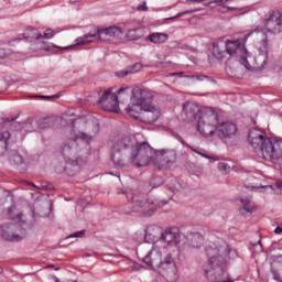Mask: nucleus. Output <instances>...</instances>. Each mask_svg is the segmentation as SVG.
I'll return each instance as SVG.
<instances>
[{
    "instance_id": "f257e3e1",
    "label": "nucleus",
    "mask_w": 282,
    "mask_h": 282,
    "mask_svg": "<svg viewBox=\"0 0 282 282\" xmlns=\"http://www.w3.org/2000/svg\"><path fill=\"white\" fill-rule=\"evenodd\" d=\"M156 150L147 142L135 143L131 137L117 140L110 152V158L115 166L124 167L129 164L134 166H149L155 162Z\"/></svg>"
},
{
    "instance_id": "f03ea898",
    "label": "nucleus",
    "mask_w": 282,
    "mask_h": 282,
    "mask_svg": "<svg viewBox=\"0 0 282 282\" xmlns=\"http://www.w3.org/2000/svg\"><path fill=\"white\" fill-rule=\"evenodd\" d=\"M225 47L226 53L229 54V56H237L241 65H243L248 72L263 69L270 59L268 55V36L262 39L261 46L258 48L259 53L254 58L251 57L241 41H227Z\"/></svg>"
},
{
    "instance_id": "7ed1b4c3",
    "label": "nucleus",
    "mask_w": 282,
    "mask_h": 282,
    "mask_svg": "<svg viewBox=\"0 0 282 282\" xmlns=\"http://www.w3.org/2000/svg\"><path fill=\"white\" fill-rule=\"evenodd\" d=\"M248 142L253 149L256 155L267 162H279L282 158V142L273 141L259 129H251L248 135Z\"/></svg>"
},
{
    "instance_id": "20e7f679",
    "label": "nucleus",
    "mask_w": 282,
    "mask_h": 282,
    "mask_svg": "<svg viewBox=\"0 0 282 282\" xmlns=\"http://www.w3.org/2000/svg\"><path fill=\"white\" fill-rule=\"evenodd\" d=\"M206 254L209 259V269L205 270V276L212 282H235L226 274V256L230 254L228 245L219 248L206 247Z\"/></svg>"
},
{
    "instance_id": "39448f33",
    "label": "nucleus",
    "mask_w": 282,
    "mask_h": 282,
    "mask_svg": "<svg viewBox=\"0 0 282 282\" xmlns=\"http://www.w3.org/2000/svg\"><path fill=\"white\" fill-rule=\"evenodd\" d=\"M143 263L159 272L162 276L169 279L171 274H175V262L173 261V256L166 250V248H161L154 245L152 249L142 258Z\"/></svg>"
},
{
    "instance_id": "423d86ee",
    "label": "nucleus",
    "mask_w": 282,
    "mask_h": 282,
    "mask_svg": "<svg viewBox=\"0 0 282 282\" xmlns=\"http://www.w3.org/2000/svg\"><path fill=\"white\" fill-rule=\"evenodd\" d=\"M15 208V206L9 207L8 214L10 219H17L18 224L3 223L0 225L1 237L2 239H4V241H23V239L28 235L25 228L22 227L23 224H25V216H23V214H17V216H12V210H14Z\"/></svg>"
},
{
    "instance_id": "0eeeda50",
    "label": "nucleus",
    "mask_w": 282,
    "mask_h": 282,
    "mask_svg": "<svg viewBox=\"0 0 282 282\" xmlns=\"http://www.w3.org/2000/svg\"><path fill=\"white\" fill-rule=\"evenodd\" d=\"M218 126L219 115L213 109H206L200 112L196 129L205 138H215Z\"/></svg>"
},
{
    "instance_id": "6e6552de",
    "label": "nucleus",
    "mask_w": 282,
    "mask_h": 282,
    "mask_svg": "<svg viewBox=\"0 0 282 282\" xmlns=\"http://www.w3.org/2000/svg\"><path fill=\"white\" fill-rule=\"evenodd\" d=\"M122 30L118 26H109L106 29H98L95 33H88L84 36L75 40V45H87V43H94L90 39H97V41H109V39H120Z\"/></svg>"
},
{
    "instance_id": "1a4fd4ad",
    "label": "nucleus",
    "mask_w": 282,
    "mask_h": 282,
    "mask_svg": "<svg viewBox=\"0 0 282 282\" xmlns=\"http://www.w3.org/2000/svg\"><path fill=\"white\" fill-rule=\"evenodd\" d=\"M237 131L238 129L235 123L218 121L215 138H219L228 147H235L237 144Z\"/></svg>"
},
{
    "instance_id": "9d476101",
    "label": "nucleus",
    "mask_w": 282,
    "mask_h": 282,
    "mask_svg": "<svg viewBox=\"0 0 282 282\" xmlns=\"http://www.w3.org/2000/svg\"><path fill=\"white\" fill-rule=\"evenodd\" d=\"M61 153L72 166H83L87 162V160L78 156V143H76V140L65 141L61 147Z\"/></svg>"
},
{
    "instance_id": "9b49d317",
    "label": "nucleus",
    "mask_w": 282,
    "mask_h": 282,
    "mask_svg": "<svg viewBox=\"0 0 282 282\" xmlns=\"http://www.w3.org/2000/svg\"><path fill=\"white\" fill-rule=\"evenodd\" d=\"M177 160V152L175 150H159L153 161V169L155 171H169Z\"/></svg>"
},
{
    "instance_id": "f8f14e48",
    "label": "nucleus",
    "mask_w": 282,
    "mask_h": 282,
    "mask_svg": "<svg viewBox=\"0 0 282 282\" xmlns=\"http://www.w3.org/2000/svg\"><path fill=\"white\" fill-rule=\"evenodd\" d=\"M264 28L270 34H281L282 32V12L269 11L264 18Z\"/></svg>"
},
{
    "instance_id": "ddd939ff",
    "label": "nucleus",
    "mask_w": 282,
    "mask_h": 282,
    "mask_svg": "<svg viewBox=\"0 0 282 282\" xmlns=\"http://www.w3.org/2000/svg\"><path fill=\"white\" fill-rule=\"evenodd\" d=\"M98 102L102 107L104 111H110L111 113H118V111H120L118 95L116 93H111V90H105Z\"/></svg>"
},
{
    "instance_id": "4468645a",
    "label": "nucleus",
    "mask_w": 282,
    "mask_h": 282,
    "mask_svg": "<svg viewBox=\"0 0 282 282\" xmlns=\"http://www.w3.org/2000/svg\"><path fill=\"white\" fill-rule=\"evenodd\" d=\"M132 105L140 107V109L152 105L153 93L142 88H134L131 96Z\"/></svg>"
},
{
    "instance_id": "2eb2a0df",
    "label": "nucleus",
    "mask_w": 282,
    "mask_h": 282,
    "mask_svg": "<svg viewBox=\"0 0 282 282\" xmlns=\"http://www.w3.org/2000/svg\"><path fill=\"white\" fill-rule=\"evenodd\" d=\"M165 186L167 191H170L171 195L169 196L167 199L163 200H152L151 204L152 206H156L158 208H162V206H165V204H169V199L175 195V193H180V191H183L184 186L177 178L171 176L165 181Z\"/></svg>"
},
{
    "instance_id": "dca6fc26",
    "label": "nucleus",
    "mask_w": 282,
    "mask_h": 282,
    "mask_svg": "<svg viewBox=\"0 0 282 282\" xmlns=\"http://www.w3.org/2000/svg\"><path fill=\"white\" fill-rule=\"evenodd\" d=\"M199 116H202V110L197 104L193 101H186L183 104L181 118L184 122H195Z\"/></svg>"
},
{
    "instance_id": "f3484780",
    "label": "nucleus",
    "mask_w": 282,
    "mask_h": 282,
    "mask_svg": "<svg viewBox=\"0 0 282 282\" xmlns=\"http://www.w3.org/2000/svg\"><path fill=\"white\" fill-rule=\"evenodd\" d=\"M140 109V122H144L145 124H153V122H158L160 119V109L155 108V106H152V104Z\"/></svg>"
},
{
    "instance_id": "a211bd4d",
    "label": "nucleus",
    "mask_w": 282,
    "mask_h": 282,
    "mask_svg": "<svg viewBox=\"0 0 282 282\" xmlns=\"http://www.w3.org/2000/svg\"><path fill=\"white\" fill-rule=\"evenodd\" d=\"M184 239V235L180 234L177 229L167 228L161 234V241L163 243H174V246H180Z\"/></svg>"
},
{
    "instance_id": "6ab92c4d",
    "label": "nucleus",
    "mask_w": 282,
    "mask_h": 282,
    "mask_svg": "<svg viewBox=\"0 0 282 282\" xmlns=\"http://www.w3.org/2000/svg\"><path fill=\"white\" fill-rule=\"evenodd\" d=\"M162 239V228L158 226H149L145 229V236H144V241L145 243H158V241H161Z\"/></svg>"
},
{
    "instance_id": "aec40b11",
    "label": "nucleus",
    "mask_w": 282,
    "mask_h": 282,
    "mask_svg": "<svg viewBox=\"0 0 282 282\" xmlns=\"http://www.w3.org/2000/svg\"><path fill=\"white\" fill-rule=\"evenodd\" d=\"M128 202H132V209L138 210V208H144L149 206V199L144 195H135L132 192L126 193Z\"/></svg>"
},
{
    "instance_id": "412c9836",
    "label": "nucleus",
    "mask_w": 282,
    "mask_h": 282,
    "mask_svg": "<svg viewBox=\"0 0 282 282\" xmlns=\"http://www.w3.org/2000/svg\"><path fill=\"white\" fill-rule=\"evenodd\" d=\"M242 207L239 208L240 215H245V217H249L254 213V203L250 200V198H241L240 199Z\"/></svg>"
},
{
    "instance_id": "4be33fe9",
    "label": "nucleus",
    "mask_w": 282,
    "mask_h": 282,
    "mask_svg": "<svg viewBox=\"0 0 282 282\" xmlns=\"http://www.w3.org/2000/svg\"><path fill=\"white\" fill-rule=\"evenodd\" d=\"M145 41H150L154 45H162V43H166L169 41V34L166 33H151Z\"/></svg>"
},
{
    "instance_id": "5701e85b",
    "label": "nucleus",
    "mask_w": 282,
    "mask_h": 282,
    "mask_svg": "<svg viewBox=\"0 0 282 282\" xmlns=\"http://www.w3.org/2000/svg\"><path fill=\"white\" fill-rule=\"evenodd\" d=\"M11 138L10 131L0 133V156L8 153V142Z\"/></svg>"
},
{
    "instance_id": "b1692460",
    "label": "nucleus",
    "mask_w": 282,
    "mask_h": 282,
    "mask_svg": "<svg viewBox=\"0 0 282 282\" xmlns=\"http://www.w3.org/2000/svg\"><path fill=\"white\" fill-rule=\"evenodd\" d=\"M144 36V29L141 28H135V29H130L127 32V39L129 41H138Z\"/></svg>"
},
{
    "instance_id": "393cba45",
    "label": "nucleus",
    "mask_w": 282,
    "mask_h": 282,
    "mask_svg": "<svg viewBox=\"0 0 282 282\" xmlns=\"http://www.w3.org/2000/svg\"><path fill=\"white\" fill-rule=\"evenodd\" d=\"M54 124H55L54 119L51 117L36 120L37 131H41V129H52Z\"/></svg>"
},
{
    "instance_id": "a878e982",
    "label": "nucleus",
    "mask_w": 282,
    "mask_h": 282,
    "mask_svg": "<svg viewBox=\"0 0 282 282\" xmlns=\"http://www.w3.org/2000/svg\"><path fill=\"white\" fill-rule=\"evenodd\" d=\"M126 111L131 118H134V120H140V116H142V109H140V106H135V104L128 106Z\"/></svg>"
},
{
    "instance_id": "bb28decb",
    "label": "nucleus",
    "mask_w": 282,
    "mask_h": 282,
    "mask_svg": "<svg viewBox=\"0 0 282 282\" xmlns=\"http://www.w3.org/2000/svg\"><path fill=\"white\" fill-rule=\"evenodd\" d=\"M24 37L26 41H39L40 39H43V35L36 31L34 28L28 29L26 33L24 34Z\"/></svg>"
},
{
    "instance_id": "cd10ccee",
    "label": "nucleus",
    "mask_w": 282,
    "mask_h": 282,
    "mask_svg": "<svg viewBox=\"0 0 282 282\" xmlns=\"http://www.w3.org/2000/svg\"><path fill=\"white\" fill-rule=\"evenodd\" d=\"M17 120V117H12V118H2L0 119V124H6V122H11V127H13V129H15L17 131H23V123L21 122H17L14 121Z\"/></svg>"
},
{
    "instance_id": "c85d7f7f",
    "label": "nucleus",
    "mask_w": 282,
    "mask_h": 282,
    "mask_svg": "<svg viewBox=\"0 0 282 282\" xmlns=\"http://www.w3.org/2000/svg\"><path fill=\"white\" fill-rule=\"evenodd\" d=\"M22 130L26 131V133H32V131H37L36 119H28L26 122H23Z\"/></svg>"
},
{
    "instance_id": "c756f323",
    "label": "nucleus",
    "mask_w": 282,
    "mask_h": 282,
    "mask_svg": "<svg viewBox=\"0 0 282 282\" xmlns=\"http://www.w3.org/2000/svg\"><path fill=\"white\" fill-rule=\"evenodd\" d=\"M189 241L193 248H199L204 243V236L197 232L193 234Z\"/></svg>"
},
{
    "instance_id": "7c9ffc66",
    "label": "nucleus",
    "mask_w": 282,
    "mask_h": 282,
    "mask_svg": "<svg viewBox=\"0 0 282 282\" xmlns=\"http://www.w3.org/2000/svg\"><path fill=\"white\" fill-rule=\"evenodd\" d=\"M226 52L224 50H221V46L219 45V43L215 42L213 44V56H215V58H217L218 61H221V58H224Z\"/></svg>"
},
{
    "instance_id": "2f4dec72",
    "label": "nucleus",
    "mask_w": 282,
    "mask_h": 282,
    "mask_svg": "<svg viewBox=\"0 0 282 282\" xmlns=\"http://www.w3.org/2000/svg\"><path fill=\"white\" fill-rule=\"evenodd\" d=\"M10 162H13V164L20 165L23 164V156L19 154V152L13 151L10 155Z\"/></svg>"
},
{
    "instance_id": "473e14b6",
    "label": "nucleus",
    "mask_w": 282,
    "mask_h": 282,
    "mask_svg": "<svg viewBox=\"0 0 282 282\" xmlns=\"http://www.w3.org/2000/svg\"><path fill=\"white\" fill-rule=\"evenodd\" d=\"M191 149V151H193V153H197V155H200V158H206V160H210V162H215L217 159H215V158H213V156H210V155H208L207 153H206V151H200V150H197V149H195V148H193V147H191L189 148Z\"/></svg>"
},
{
    "instance_id": "72a5a7b5",
    "label": "nucleus",
    "mask_w": 282,
    "mask_h": 282,
    "mask_svg": "<svg viewBox=\"0 0 282 282\" xmlns=\"http://www.w3.org/2000/svg\"><path fill=\"white\" fill-rule=\"evenodd\" d=\"M162 184H164V180L161 176H153L150 181V186H152V188H158L162 186Z\"/></svg>"
},
{
    "instance_id": "f704fd0d",
    "label": "nucleus",
    "mask_w": 282,
    "mask_h": 282,
    "mask_svg": "<svg viewBox=\"0 0 282 282\" xmlns=\"http://www.w3.org/2000/svg\"><path fill=\"white\" fill-rule=\"evenodd\" d=\"M218 171H220L225 175H228V172L231 171V166L230 164H228V162L223 161L218 164Z\"/></svg>"
},
{
    "instance_id": "c9c22d12",
    "label": "nucleus",
    "mask_w": 282,
    "mask_h": 282,
    "mask_svg": "<svg viewBox=\"0 0 282 282\" xmlns=\"http://www.w3.org/2000/svg\"><path fill=\"white\" fill-rule=\"evenodd\" d=\"M13 54L14 51H12V48L0 47V61L3 58H9V56H12Z\"/></svg>"
},
{
    "instance_id": "e433bc0d",
    "label": "nucleus",
    "mask_w": 282,
    "mask_h": 282,
    "mask_svg": "<svg viewBox=\"0 0 282 282\" xmlns=\"http://www.w3.org/2000/svg\"><path fill=\"white\" fill-rule=\"evenodd\" d=\"M195 12H199V10H187V11H183L180 12L178 14H176L175 17L169 18V21H175V19H180L182 17H186V14H195Z\"/></svg>"
},
{
    "instance_id": "4c0bfd02",
    "label": "nucleus",
    "mask_w": 282,
    "mask_h": 282,
    "mask_svg": "<svg viewBox=\"0 0 282 282\" xmlns=\"http://www.w3.org/2000/svg\"><path fill=\"white\" fill-rule=\"evenodd\" d=\"M127 69L129 70V74H135L142 69V64L137 63L133 64L132 66H128Z\"/></svg>"
},
{
    "instance_id": "58836bf2",
    "label": "nucleus",
    "mask_w": 282,
    "mask_h": 282,
    "mask_svg": "<svg viewBox=\"0 0 282 282\" xmlns=\"http://www.w3.org/2000/svg\"><path fill=\"white\" fill-rule=\"evenodd\" d=\"M85 232H87L86 230H80V231H76L74 234H70L68 237H66V239H83V237H85Z\"/></svg>"
},
{
    "instance_id": "ea45409f",
    "label": "nucleus",
    "mask_w": 282,
    "mask_h": 282,
    "mask_svg": "<svg viewBox=\"0 0 282 282\" xmlns=\"http://www.w3.org/2000/svg\"><path fill=\"white\" fill-rule=\"evenodd\" d=\"M196 80H208L209 83H216L215 79L206 76V75H195L193 76Z\"/></svg>"
},
{
    "instance_id": "a19ab883",
    "label": "nucleus",
    "mask_w": 282,
    "mask_h": 282,
    "mask_svg": "<svg viewBox=\"0 0 282 282\" xmlns=\"http://www.w3.org/2000/svg\"><path fill=\"white\" fill-rule=\"evenodd\" d=\"M259 34V32H263V26H254L253 29L250 30V32L247 34V36H250L251 34Z\"/></svg>"
},
{
    "instance_id": "79ce46f5",
    "label": "nucleus",
    "mask_w": 282,
    "mask_h": 282,
    "mask_svg": "<svg viewBox=\"0 0 282 282\" xmlns=\"http://www.w3.org/2000/svg\"><path fill=\"white\" fill-rule=\"evenodd\" d=\"M117 78H124V76H129V70L126 68L124 70H120L116 73Z\"/></svg>"
},
{
    "instance_id": "37998d69",
    "label": "nucleus",
    "mask_w": 282,
    "mask_h": 282,
    "mask_svg": "<svg viewBox=\"0 0 282 282\" xmlns=\"http://www.w3.org/2000/svg\"><path fill=\"white\" fill-rule=\"evenodd\" d=\"M176 140H178V142H181V144H183V147H187V149H191V145L188 143H186V141H184V138H182V135L180 134H174Z\"/></svg>"
},
{
    "instance_id": "c03bdc74",
    "label": "nucleus",
    "mask_w": 282,
    "mask_h": 282,
    "mask_svg": "<svg viewBox=\"0 0 282 282\" xmlns=\"http://www.w3.org/2000/svg\"><path fill=\"white\" fill-rule=\"evenodd\" d=\"M42 36L43 39H52V36H54V31H52V29H47Z\"/></svg>"
},
{
    "instance_id": "a18cd8bd",
    "label": "nucleus",
    "mask_w": 282,
    "mask_h": 282,
    "mask_svg": "<svg viewBox=\"0 0 282 282\" xmlns=\"http://www.w3.org/2000/svg\"><path fill=\"white\" fill-rule=\"evenodd\" d=\"M79 138H80V140H85V142H90V140H93V137L85 132L80 133Z\"/></svg>"
},
{
    "instance_id": "49530a36",
    "label": "nucleus",
    "mask_w": 282,
    "mask_h": 282,
    "mask_svg": "<svg viewBox=\"0 0 282 282\" xmlns=\"http://www.w3.org/2000/svg\"><path fill=\"white\" fill-rule=\"evenodd\" d=\"M138 10L139 12H147V10H149V7H147V2L139 4Z\"/></svg>"
},
{
    "instance_id": "de8ad7c7",
    "label": "nucleus",
    "mask_w": 282,
    "mask_h": 282,
    "mask_svg": "<svg viewBox=\"0 0 282 282\" xmlns=\"http://www.w3.org/2000/svg\"><path fill=\"white\" fill-rule=\"evenodd\" d=\"M262 188H264L267 193H274V186L272 185H265V186H262Z\"/></svg>"
},
{
    "instance_id": "09e8293b",
    "label": "nucleus",
    "mask_w": 282,
    "mask_h": 282,
    "mask_svg": "<svg viewBox=\"0 0 282 282\" xmlns=\"http://www.w3.org/2000/svg\"><path fill=\"white\" fill-rule=\"evenodd\" d=\"M272 274H273V279H274L275 281H280V282L282 281V280H281V274H279V272L272 270Z\"/></svg>"
},
{
    "instance_id": "8fccbe9b",
    "label": "nucleus",
    "mask_w": 282,
    "mask_h": 282,
    "mask_svg": "<svg viewBox=\"0 0 282 282\" xmlns=\"http://www.w3.org/2000/svg\"><path fill=\"white\" fill-rule=\"evenodd\" d=\"M40 98L44 99V100H52V98H58V95H55V96H40Z\"/></svg>"
},
{
    "instance_id": "3c124183",
    "label": "nucleus",
    "mask_w": 282,
    "mask_h": 282,
    "mask_svg": "<svg viewBox=\"0 0 282 282\" xmlns=\"http://www.w3.org/2000/svg\"><path fill=\"white\" fill-rule=\"evenodd\" d=\"M154 210H155L154 208H150L148 212L144 213V216L151 217V215H153Z\"/></svg>"
},
{
    "instance_id": "603ef678",
    "label": "nucleus",
    "mask_w": 282,
    "mask_h": 282,
    "mask_svg": "<svg viewBox=\"0 0 282 282\" xmlns=\"http://www.w3.org/2000/svg\"><path fill=\"white\" fill-rule=\"evenodd\" d=\"M274 232H275V235H281V232H282V224L274 229Z\"/></svg>"
},
{
    "instance_id": "864d4df0",
    "label": "nucleus",
    "mask_w": 282,
    "mask_h": 282,
    "mask_svg": "<svg viewBox=\"0 0 282 282\" xmlns=\"http://www.w3.org/2000/svg\"><path fill=\"white\" fill-rule=\"evenodd\" d=\"M191 1L192 3H204L206 0H186Z\"/></svg>"
},
{
    "instance_id": "5fc2aeb1",
    "label": "nucleus",
    "mask_w": 282,
    "mask_h": 282,
    "mask_svg": "<svg viewBox=\"0 0 282 282\" xmlns=\"http://www.w3.org/2000/svg\"><path fill=\"white\" fill-rule=\"evenodd\" d=\"M25 184L28 186H33L34 188H41V187L36 186L34 183H32V182H25Z\"/></svg>"
},
{
    "instance_id": "6e6d98bb",
    "label": "nucleus",
    "mask_w": 282,
    "mask_h": 282,
    "mask_svg": "<svg viewBox=\"0 0 282 282\" xmlns=\"http://www.w3.org/2000/svg\"><path fill=\"white\" fill-rule=\"evenodd\" d=\"M42 188L50 189V188H52V185L44 183V184H42Z\"/></svg>"
},
{
    "instance_id": "4d7b16f0",
    "label": "nucleus",
    "mask_w": 282,
    "mask_h": 282,
    "mask_svg": "<svg viewBox=\"0 0 282 282\" xmlns=\"http://www.w3.org/2000/svg\"><path fill=\"white\" fill-rule=\"evenodd\" d=\"M128 88H119L117 94H122V91H127Z\"/></svg>"
},
{
    "instance_id": "13d9d810",
    "label": "nucleus",
    "mask_w": 282,
    "mask_h": 282,
    "mask_svg": "<svg viewBox=\"0 0 282 282\" xmlns=\"http://www.w3.org/2000/svg\"><path fill=\"white\" fill-rule=\"evenodd\" d=\"M74 47H76V45L65 46V47H63V50H72V48H74Z\"/></svg>"
},
{
    "instance_id": "bf43d9fd",
    "label": "nucleus",
    "mask_w": 282,
    "mask_h": 282,
    "mask_svg": "<svg viewBox=\"0 0 282 282\" xmlns=\"http://www.w3.org/2000/svg\"><path fill=\"white\" fill-rule=\"evenodd\" d=\"M276 188H282V181L276 182Z\"/></svg>"
},
{
    "instance_id": "052dcab7",
    "label": "nucleus",
    "mask_w": 282,
    "mask_h": 282,
    "mask_svg": "<svg viewBox=\"0 0 282 282\" xmlns=\"http://www.w3.org/2000/svg\"><path fill=\"white\" fill-rule=\"evenodd\" d=\"M42 47H41V50H46L47 48V45L45 44V42H42Z\"/></svg>"
},
{
    "instance_id": "680f3d73",
    "label": "nucleus",
    "mask_w": 282,
    "mask_h": 282,
    "mask_svg": "<svg viewBox=\"0 0 282 282\" xmlns=\"http://www.w3.org/2000/svg\"><path fill=\"white\" fill-rule=\"evenodd\" d=\"M47 268H54V264H50V265H47Z\"/></svg>"
},
{
    "instance_id": "e2e57ef3",
    "label": "nucleus",
    "mask_w": 282,
    "mask_h": 282,
    "mask_svg": "<svg viewBox=\"0 0 282 282\" xmlns=\"http://www.w3.org/2000/svg\"><path fill=\"white\" fill-rule=\"evenodd\" d=\"M278 259H282V254L278 256Z\"/></svg>"
},
{
    "instance_id": "0e129e2a",
    "label": "nucleus",
    "mask_w": 282,
    "mask_h": 282,
    "mask_svg": "<svg viewBox=\"0 0 282 282\" xmlns=\"http://www.w3.org/2000/svg\"><path fill=\"white\" fill-rule=\"evenodd\" d=\"M228 10H235L234 8L228 7Z\"/></svg>"
},
{
    "instance_id": "69168bd1",
    "label": "nucleus",
    "mask_w": 282,
    "mask_h": 282,
    "mask_svg": "<svg viewBox=\"0 0 282 282\" xmlns=\"http://www.w3.org/2000/svg\"><path fill=\"white\" fill-rule=\"evenodd\" d=\"M1 272H3V269L0 268V274H1Z\"/></svg>"
},
{
    "instance_id": "338daca9",
    "label": "nucleus",
    "mask_w": 282,
    "mask_h": 282,
    "mask_svg": "<svg viewBox=\"0 0 282 282\" xmlns=\"http://www.w3.org/2000/svg\"><path fill=\"white\" fill-rule=\"evenodd\" d=\"M259 245L261 246V240H259Z\"/></svg>"
},
{
    "instance_id": "774afa93",
    "label": "nucleus",
    "mask_w": 282,
    "mask_h": 282,
    "mask_svg": "<svg viewBox=\"0 0 282 282\" xmlns=\"http://www.w3.org/2000/svg\"><path fill=\"white\" fill-rule=\"evenodd\" d=\"M55 270H61L59 268H56Z\"/></svg>"
}]
</instances>
